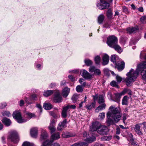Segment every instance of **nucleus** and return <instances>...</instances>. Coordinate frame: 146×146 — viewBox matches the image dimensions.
<instances>
[{
    "instance_id": "nucleus-61",
    "label": "nucleus",
    "mask_w": 146,
    "mask_h": 146,
    "mask_svg": "<svg viewBox=\"0 0 146 146\" xmlns=\"http://www.w3.org/2000/svg\"><path fill=\"white\" fill-rule=\"evenodd\" d=\"M68 77L72 81H73L74 78L72 75H70L68 76Z\"/></svg>"
},
{
    "instance_id": "nucleus-50",
    "label": "nucleus",
    "mask_w": 146,
    "mask_h": 146,
    "mask_svg": "<svg viewBox=\"0 0 146 146\" xmlns=\"http://www.w3.org/2000/svg\"><path fill=\"white\" fill-rule=\"evenodd\" d=\"M26 102L28 104H32L33 103V102L30 99L28 98H27L25 100Z\"/></svg>"
},
{
    "instance_id": "nucleus-9",
    "label": "nucleus",
    "mask_w": 146,
    "mask_h": 146,
    "mask_svg": "<svg viewBox=\"0 0 146 146\" xmlns=\"http://www.w3.org/2000/svg\"><path fill=\"white\" fill-rule=\"evenodd\" d=\"M145 122H143L141 123H139L134 125V131L136 133L140 135H143V133L141 129V127L142 125H145Z\"/></svg>"
},
{
    "instance_id": "nucleus-53",
    "label": "nucleus",
    "mask_w": 146,
    "mask_h": 146,
    "mask_svg": "<svg viewBox=\"0 0 146 146\" xmlns=\"http://www.w3.org/2000/svg\"><path fill=\"white\" fill-rule=\"evenodd\" d=\"M36 95L35 94H33L31 96V99L33 100H36Z\"/></svg>"
},
{
    "instance_id": "nucleus-27",
    "label": "nucleus",
    "mask_w": 146,
    "mask_h": 146,
    "mask_svg": "<svg viewBox=\"0 0 146 146\" xmlns=\"http://www.w3.org/2000/svg\"><path fill=\"white\" fill-rule=\"evenodd\" d=\"M96 102L94 101L90 105H87L85 106V107L88 110H90L92 108L95 107Z\"/></svg>"
},
{
    "instance_id": "nucleus-54",
    "label": "nucleus",
    "mask_w": 146,
    "mask_h": 146,
    "mask_svg": "<svg viewBox=\"0 0 146 146\" xmlns=\"http://www.w3.org/2000/svg\"><path fill=\"white\" fill-rule=\"evenodd\" d=\"M140 20L142 22H143L144 21H146V16L141 17Z\"/></svg>"
},
{
    "instance_id": "nucleus-59",
    "label": "nucleus",
    "mask_w": 146,
    "mask_h": 146,
    "mask_svg": "<svg viewBox=\"0 0 146 146\" xmlns=\"http://www.w3.org/2000/svg\"><path fill=\"white\" fill-rule=\"evenodd\" d=\"M129 141L132 145H135L136 144L135 143L133 139H130Z\"/></svg>"
},
{
    "instance_id": "nucleus-45",
    "label": "nucleus",
    "mask_w": 146,
    "mask_h": 146,
    "mask_svg": "<svg viewBox=\"0 0 146 146\" xmlns=\"http://www.w3.org/2000/svg\"><path fill=\"white\" fill-rule=\"evenodd\" d=\"M26 115L28 117V118L29 119L31 118L32 117L35 116V115L34 114H33L30 113H26Z\"/></svg>"
},
{
    "instance_id": "nucleus-57",
    "label": "nucleus",
    "mask_w": 146,
    "mask_h": 146,
    "mask_svg": "<svg viewBox=\"0 0 146 146\" xmlns=\"http://www.w3.org/2000/svg\"><path fill=\"white\" fill-rule=\"evenodd\" d=\"M128 136L130 138V139H132L133 138V135L131 133H128Z\"/></svg>"
},
{
    "instance_id": "nucleus-43",
    "label": "nucleus",
    "mask_w": 146,
    "mask_h": 146,
    "mask_svg": "<svg viewBox=\"0 0 146 146\" xmlns=\"http://www.w3.org/2000/svg\"><path fill=\"white\" fill-rule=\"evenodd\" d=\"M110 85L116 87L117 86L118 84L115 81H113L110 83Z\"/></svg>"
},
{
    "instance_id": "nucleus-17",
    "label": "nucleus",
    "mask_w": 146,
    "mask_h": 146,
    "mask_svg": "<svg viewBox=\"0 0 146 146\" xmlns=\"http://www.w3.org/2000/svg\"><path fill=\"white\" fill-rule=\"evenodd\" d=\"M138 30V28L137 27H130L127 29V33H135Z\"/></svg>"
},
{
    "instance_id": "nucleus-16",
    "label": "nucleus",
    "mask_w": 146,
    "mask_h": 146,
    "mask_svg": "<svg viewBox=\"0 0 146 146\" xmlns=\"http://www.w3.org/2000/svg\"><path fill=\"white\" fill-rule=\"evenodd\" d=\"M41 133L40 140L42 141L43 140L46 139L48 137V135L46 131L43 129L41 130Z\"/></svg>"
},
{
    "instance_id": "nucleus-19",
    "label": "nucleus",
    "mask_w": 146,
    "mask_h": 146,
    "mask_svg": "<svg viewBox=\"0 0 146 146\" xmlns=\"http://www.w3.org/2000/svg\"><path fill=\"white\" fill-rule=\"evenodd\" d=\"M31 136L33 137H35L37 134V129L36 127L32 128L30 130Z\"/></svg>"
},
{
    "instance_id": "nucleus-22",
    "label": "nucleus",
    "mask_w": 146,
    "mask_h": 146,
    "mask_svg": "<svg viewBox=\"0 0 146 146\" xmlns=\"http://www.w3.org/2000/svg\"><path fill=\"white\" fill-rule=\"evenodd\" d=\"M68 106L64 107L62 112V115L63 117L66 118L67 116V111L68 109Z\"/></svg>"
},
{
    "instance_id": "nucleus-55",
    "label": "nucleus",
    "mask_w": 146,
    "mask_h": 146,
    "mask_svg": "<svg viewBox=\"0 0 146 146\" xmlns=\"http://www.w3.org/2000/svg\"><path fill=\"white\" fill-rule=\"evenodd\" d=\"M67 106H68V109L70 108H71L74 109L76 108V106L74 105H67Z\"/></svg>"
},
{
    "instance_id": "nucleus-23",
    "label": "nucleus",
    "mask_w": 146,
    "mask_h": 146,
    "mask_svg": "<svg viewBox=\"0 0 146 146\" xmlns=\"http://www.w3.org/2000/svg\"><path fill=\"white\" fill-rule=\"evenodd\" d=\"M88 145L87 143H84V142L79 141L75 143L71 146H87Z\"/></svg>"
},
{
    "instance_id": "nucleus-36",
    "label": "nucleus",
    "mask_w": 146,
    "mask_h": 146,
    "mask_svg": "<svg viewBox=\"0 0 146 146\" xmlns=\"http://www.w3.org/2000/svg\"><path fill=\"white\" fill-rule=\"evenodd\" d=\"M118 57L117 55H113L111 56V60L113 62H115L116 60L118 59Z\"/></svg>"
},
{
    "instance_id": "nucleus-42",
    "label": "nucleus",
    "mask_w": 146,
    "mask_h": 146,
    "mask_svg": "<svg viewBox=\"0 0 146 146\" xmlns=\"http://www.w3.org/2000/svg\"><path fill=\"white\" fill-rule=\"evenodd\" d=\"M96 69V68L94 66H90L89 68V71L90 72H94Z\"/></svg>"
},
{
    "instance_id": "nucleus-6",
    "label": "nucleus",
    "mask_w": 146,
    "mask_h": 146,
    "mask_svg": "<svg viewBox=\"0 0 146 146\" xmlns=\"http://www.w3.org/2000/svg\"><path fill=\"white\" fill-rule=\"evenodd\" d=\"M83 136L84 137H86V139H84V141H86L84 142L87 143L88 145L89 143L93 142L96 139V137L92 135V137H90L89 134L87 135V133L85 131L83 133Z\"/></svg>"
},
{
    "instance_id": "nucleus-39",
    "label": "nucleus",
    "mask_w": 146,
    "mask_h": 146,
    "mask_svg": "<svg viewBox=\"0 0 146 146\" xmlns=\"http://www.w3.org/2000/svg\"><path fill=\"white\" fill-rule=\"evenodd\" d=\"M115 98L117 100H119L120 99L121 96L122 94L120 93H117L115 94Z\"/></svg>"
},
{
    "instance_id": "nucleus-44",
    "label": "nucleus",
    "mask_w": 146,
    "mask_h": 146,
    "mask_svg": "<svg viewBox=\"0 0 146 146\" xmlns=\"http://www.w3.org/2000/svg\"><path fill=\"white\" fill-rule=\"evenodd\" d=\"M128 115L127 114L124 113L123 114V123H125V121L126 119L128 117Z\"/></svg>"
},
{
    "instance_id": "nucleus-21",
    "label": "nucleus",
    "mask_w": 146,
    "mask_h": 146,
    "mask_svg": "<svg viewBox=\"0 0 146 146\" xmlns=\"http://www.w3.org/2000/svg\"><path fill=\"white\" fill-rule=\"evenodd\" d=\"M70 90V88H64L62 90V94L63 96L66 97L69 93Z\"/></svg>"
},
{
    "instance_id": "nucleus-63",
    "label": "nucleus",
    "mask_w": 146,
    "mask_h": 146,
    "mask_svg": "<svg viewBox=\"0 0 146 146\" xmlns=\"http://www.w3.org/2000/svg\"><path fill=\"white\" fill-rule=\"evenodd\" d=\"M85 103L84 101L82 102L79 105V108H80L82 106V104L83 103Z\"/></svg>"
},
{
    "instance_id": "nucleus-13",
    "label": "nucleus",
    "mask_w": 146,
    "mask_h": 146,
    "mask_svg": "<svg viewBox=\"0 0 146 146\" xmlns=\"http://www.w3.org/2000/svg\"><path fill=\"white\" fill-rule=\"evenodd\" d=\"M124 62H121L116 63L115 68H117L119 71H121L124 69Z\"/></svg>"
},
{
    "instance_id": "nucleus-47",
    "label": "nucleus",
    "mask_w": 146,
    "mask_h": 146,
    "mask_svg": "<svg viewBox=\"0 0 146 146\" xmlns=\"http://www.w3.org/2000/svg\"><path fill=\"white\" fill-rule=\"evenodd\" d=\"M116 78L117 82L118 83H120L122 81V78L118 75H117L116 76Z\"/></svg>"
},
{
    "instance_id": "nucleus-5",
    "label": "nucleus",
    "mask_w": 146,
    "mask_h": 146,
    "mask_svg": "<svg viewBox=\"0 0 146 146\" xmlns=\"http://www.w3.org/2000/svg\"><path fill=\"white\" fill-rule=\"evenodd\" d=\"M13 117L19 123L25 122L27 120V119H24L22 118L20 112L19 111H16L13 112Z\"/></svg>"
},
{
    "instance_id": "nucleus-20",
    "label": "nucleus",
    "mask_w": 146,
    "mask_h": 146,
    "mask_svg": "<svg viewBox=\"0 0 146 146\" xmlns=\"http://www.w3.org/2000/svg\"><path fill=\"white\" fill-rule=\"evenodd\" d=\"M106 105L104 103H103L102 105L99 106L95 109V112L98 113L100 111H101L104 109L106 108Z\"/></svg>"
},
{
    "instance_id": "nucleus-46",
    "label": "nucleus",
    "mask_w": 146,
    "mask_h": 146,
    "mask_svg": "<svg viewBox=\"0 0 146 146\" xmlns=\"http://www.w3.org/2000/svg\"><path fill=\"white\" fill-rule=\"evenodd\" d=\"M111 137H112L111 136H104L102 138V139L105 140H106L109 141L111 139Z\"/></svg>"
},
{
    "instance_id": "nucleus-18",
    "label": "nucleus",
    "mask_w": 146,
    "mask_h": 146,
    "mask_svg": "<svg viewBox=\"0 0 146 146\" xmlns=\"http://www.w3.org/2000/svg\"><path fill=\"white\" fill-rule=\"evenodd\" d=\"M102 64L103 65L107 64L109 62V56L107 54H104L102 57Z\"/></svg>"
},
{
    "instance_id": "nucleus-58",
    "label": "nucleus",
    "mask_w": 146,
    "mask_h": 146,
    "mask_svg": "<svg viewBox=\"0 0 146 146\" xmlns=\"http://www.w3.org/2000/svg\"><path fill=\"white\" fill-rule=\"evenodd\" d=\"M36 107L38 108L40 111H42V107L39 104H37L36 105Z\"/></svg>"
},
{
    "instance_id": "nucleus-62",
    "label": "nucleus",
    "mask_w": 146,
    "mask_h": 146,
    "mask_svg": "<svg viewBox=\"0 0 146 146\" xmlns=\"http://www.w3.org/2000/svg\"><path fill=\"white\" fill-rule=\"evenodd\" d=\"M24 101L23 100H21L20 101V105L21 106H22L24 105Z\"/></svg>"
},
{
    "instance_id": "nucleus-26",
    "label": "nucleus",
    "mask_w": 146,
    "mask_h": 146,
    "mask_svg": "<svg viewBox=\"0 0 146 146\" xmlns=\"http://www.w3.org/2000/svg\"><path fill=\"white\" fill-rule=\"evenodd\" d=\"M43 107L46 110H49L52 108V106L50 103H45L44 104Z\"/></svg>"
},
{
    "instance_id": "nucleus-11",
    "label": "nucleus",
    "mask_w": 146,
    "mask_h": 146,
    "mask_svg": "<svg viewBox=\"0 0 146 146\" xmlns=\"http://www.w3.org/2000/svg\"><path fill=\"white\" fill-rule=\"evenodd\" d=\"M100 129H98L97 131L98 133L100 135H106L109 131L108 128L105 125H101Z\"/></svg>"
},
{
    "instance_id": "nucleus-51",
    "label": "nucleus",
    "mask_w": 146,
    "mask_h": 146,
    "mask_svg": "<svg viewBox=\"0 0 146 146\" xmlns=\"http://www.w3.org/2000/svg\"><path fill=\"white\" fill-rule=\"evenodd\" d=\"M123 11L125 12L126 14H128L129 13V11L127 8L125 6L123 7Z\"/></svg>"
},
{
    "instance_id": "nucleus-34",
    "label": "nucleus",
    "mask_w": 146,
    "mask_h": 146,
    "mask_svg": "<svg viewBox=\"0 0 146 146\" xmlns=\"http://www.w3.org/2000/svg\"><path fill=\"white\" fill-rule=\"evenodd\" d=\"M84 62L87 66H90L92 64V61L89 59H85L84 60Z\"/></svg>"
},
{
    "instance_id": "nucleus-30",
    "label": "nucleus",
    "mask_w": 146,
    "mask_h": 146,
    "mask_svg": "<svg viewBox=\"0 0 146 146\" xmlns=\"http://www.w3.org/2000/svg\"><path fill=\"white\" fill-rule=\"evenodd\" d=\"M104 19V16L103 15H100L98 18V22L99 24H101Z\"/></svg>"
},
{
    "instance_id": "nucleus-64",
    "label": "nucleus",
    "mask_w": 146,
    "mask_h": 146,
    "mask_svg": "<svg viewBox=\"0 0 146 146\" xmlns=\"http://www.w3.org/2000/svg\"><path fill=\"white\" fill-rule=\"evenodd\" d=\"M139 11L141 12H143V9L142 7H140L138 9Z\"/></svg>"
},
{
    "instance_id": "nucleus-28",
    "label": "nucleus",
    "mask_w": 146,
    "mask_h": 146,
    "mask_svg": "<svg viewBox=\"0 0 146 146\" xmlns=\"http://www.w3.org/2000/svg\"><path fill=\"white\" fill-rule=\"evenodd\" d=\"M128 97L127 96H124L122 100V104L123 105H127L128 104Z\"/></svg>"
},
{
    "instance_id": "nucleus-24",
    "label": "nucleus",
    "mask_w": 146,
    "mask_h": 146,
    "mask_svg": "<svg viewBox=\"0 0 146 146\" xmlns=\"http://www.w3.org/2000/svg\"><path fill=\"white\" fill-rule=\"evenodd\" d=\"M3 123L6 126H8L11 124V121L9 119L4 118L2 120Z\"/></svg>"
},
{
    "instance_id": "nucleus-60",
    "label": "nucleus",
    "mask_w": 146,
    "mask_h": 146,
    "mask_svg": "<svg viewBox=\"0 0 146 146\" xmlns=\"http://www.w3.org/2000/svg\"><path fill=\"white\" fill-rule=\"evenodd\" d=\"M120 133V129L119 128H117L116 129V134H119Z\"/></svg>"
},
{
    "instance_id": "nucleus-40",
    "label": "nucleus",
    "mask_w": 146,
    "mask_h": 146,
    "mask_svg": "<svg viewBox=\"0 0 146 146\" xmlns=\"http://www.w3.org/2000/svg\"><path fill=\"white\" fill-rule=\"evenodd\" d=\"M105 117V113L104 112L101 113L99 114V117L101 120L104 119Z\"/></svg>"
},
{
    "instance_id": "nucleus-38",
    "label": "nucleus",
    "mask_w": 146,
    "mask_h": 146,
    "mask_svg": "<svg viewBox=\"0 0 146 146\" xmlns=\"http://www.w3.org/2000/svg\"><path fill=\"white\" fill-rule=\"evenodd\" d=\"M104 100L103 96L102 95H100L99 96V99L98 101V103L99 104H101L102 103H104Z\"/></svg>"
},
{
    "instance_id": "nucleus-15",
    "label": "nucleus",
    "mask_w": 146,
    "mask_h": 146,
    "mask_svg": "<svg viewBox=\"0 0 146 146\" xmlns=\"http://www.w3.org/2000/svg\"><path fill=\"white\" fill-rule=\"evenodd\" d=\"M66 120L65 119L59 124L57 128L58 130V131H61L63 129L66 124Z\"/></svg>"
},
{
    "instance_id": "nucleus-56",
    "label": "nucleus",
    "mask_w": 146,
    "mask_h": 146,
    "mask_svg": "<svg viewBox=\"0 0 146 146\" xmlns=\"http://www.w3.org/2000/svg\"><path fill=\"white\" fill-rule=\"evenodd\" d=\"M127 92V89H125L124 90H123L122 92L121 93L122 95H124L125 93H126Z\"/></svg>"
},
{
    "instance_id": "nucleus-2",
    "label": "nucleus",
    "mask_w": 146,
    "mask_h": 146,
    "mask_svg": "<svg viewBox=\"0 0 146 146\" xmlns=\"http://www.w3.org/2000/svg\"><path fill=\"white\" fill-rule=\"evenodd\" d=\"M121 110L120 106L116 107L111 106L109 108V111L107 113L106 122L109 125L113 123V121L118 122L121 119Z\"/></svg>"
},
{
    "instance_id": "nucleus-25",
    "label": "nucleus",
    "mask_w": 146,
    "mask_h": 146,
    "mask_svg": "<svg viewBox=\"0 0 146 146\" xmlns=\"http://www.w3.org/2000/svg\"><path fill=\"white\" fill-rule=\"evenodd\" d=\"M54 92L53 90H47L44 91L43 95L44 96L48 97L52 94Z\"/></svg>"
},
{
    "instance_id": "nucleus-10",
    "label": "nucleus",
    "mask_w": 146,
    "mask_h": 146,
    "mask_svg": "<svg viewBox=\"0 0 146 146\" xmlns=\"http://www.w3.org/2000/svg\"><path fill=\"white\" fill-rule=\"evenodd\" d=\"M62 99L58 91H57L54 95L53 102L56 103H60L62 101Z\"/></svg>"
},
{
    "instance_id": "nucleus-3",
    "label": "nucleus",
    "mask_w": 146,
    "mask_h": 146,
    "mask_svg": "<svg viewBox=\"0 0 146 146\" xmlns=\"http://www.w3.org/2000/svg\"><path fill=\"white\" fill-rule=\"evenodd\" d=\"M107 43L109 46L114 48L118 52H121L122 51L121 48L117 44V39L115 36L108 37L107 38Z\"/></svg>"
},
{
    "instance_id": "nucleus-14",
    "label": "nucleus",
    "mask_w": 146,
    "mask_h": 146,
    "mask_svg": "<svg viewBox=\"0 0 146 146\" xmlns=\"http://www.w3.org/2000/svg\"><path fill=\"white\" fill-rule=\"evenodd\" d=\"M51 138H52V139L53 140L48 139L47 140H49V141H52V142L51 144H50V145L49 146H51V145H53V144H52V142L53 141V140L58 139H59L60 138V134L59 133H54L52 135ZM57 143L58 144V145H59V146H60V145H59V144L58 143ZM54 144H55V143H54Z\"/></svg>"
},
{
    "instance_id": "nucleus-31",
    "label": "nucleus",
    "mask_w": 146,
    "mask_h": 146,
    "mask_svg": "<svg viewBox=\"0 0 146 146\" xmlns=\"http://www.w3.org/2000/svg\"><path fill=\"white\" fill-rule=\"evenodd\" d=\"M48 129L51 133L54 132L56 130L54 126H53L52 124H50L49 126H48Z\"/></svg>"
},
{
    "instance_id": "nucleus-49",
    "label": "nucleus",
    "mask_w": 146,
    "mask_h": 146,
    "mask_svg": "<svg viewBox=\"0 0 146 146\" xmlns=\"http://www.w3.org/2000/svg\"><path fill=\"white\" fill-rule=\"evenodd\" d=\"M1 140L3 143L5 144L6 143V138L4 136H3L1 137Z\"/></svg>"
},
{
    "instance_id": "nucleus-1",
    "label": "nucleus",
    "mask_w": 146,
    "mask_h": 146,
    "mask_svg": "<svg viewBox=\"0 0 146 146\" xmlns=\"http://www.w3.org/2000/svg\"><path fill=\"white\" fill-rule=\"evenodd\" d=\"M145 58L146 59V55ZM146 62H144L138 65L135 71L131 68L126 74L127 77L125 81L127 86H129L131 83L135 81L140 72L141 73L142 79L146 81Z\"/></svg>"
},
{
    "instance_id": "nucleus-41",
    "label": "nucleus",
    "mask_w": 146,
    "mask_h": 146,
    "mask_svg": "<svg viewBox=\"0 0 146 146\" xmlns=\"http://www.w3.org/2000/svg\"><path fill=\"white\" fill-rule=\"evenodd\" d=\"M94 74L96 75H100L101 74V72L100 70L96 68L94 72Z\"/></svg>"
},
{
    "instance_id": "nucleus-4",
    "label": "nucleus",
    "mask_w": 146,
    "mask_h": 146,
    "mask_svg": "<svg viewBox=\"0 0 146 146\" xmlns=\"http://www.w3.org/2000/svg\"><path fill=\"white\" fill-rule=\"evenodd\" d=\"M7 139L8 141L10 140L14 143H18L19 140L18 134L15 131H13L10 132Z\"/></svg>"
},
{
    "instance_id": "nucleus-7",
    "label": "nucleus",
    "mask_w": 146,
    "mask_h": 146,
    "mask_svg": "<svg viewBox=\"0 0 146 146\" xmlns=\"http://www.w3.org/2000/svg\"><path fill=\"white\" fill-rule=\"evenodd\" d=\"M100 4H98L96 5L98 8L100 9L103 10L104 9L108 8L110 6L109 3L106 1L103 0H100Z\"/></svg>"
},
{
    "instance_id": "nucleus-12",
    "label": "nucleus",
    "mask_w": 146,
    "mask_h": 146,
    "mask_svg": "<svg viewBox=\"0 0 146 146\" xmlns=\"http://www.w3.org/2000/svg\"><path fill=\"white\" fill-rule=\"evenodd\" d=\"M80 72L83 77L86 79H89L92 77V75L85 70H81Z\"/></svg>"
},
{
    "instance_id": "nucleus-33",
    "label": "nucleus",
    "mask_w": 146,
    "mask_h": 146,
    "mask_svg": "<svg viewBox=\"0 0 146 146\" xmlns=\"http://www.w3.org/2000/svg\"><path fill=\"white\" fill-rule=\"evenodd\" d=\"M107 16L109 19H111L112 17V10L110 9H108L106 13Z\"/></svg>"
},
{
    "instance_id": "nucleus-52",
    "label": "nucleus",
    "mask_w": 146,
    "mask_h": 146,
    "mask_svg": "<svg viewBox=\"0 0 146 146\" xmlns=\"http://www.w3.org/2000/svg\"><path fill=\"white\" fill-rule=\"evenodd\" d=\"M7 104L5 103H1L0 108L1 109H3L5 108Z\"/></svg>"
},
{
    "instance_id": "nucleus-35",
    "label": "nucleus",
    "mask_w": 146,
    "mask_h": 146,
    "mask_svg": "<svg viewBox=\"0 0 146 146\" xmlns=\"http://www.w3.org/2000/svg\"><path fill=\"white\" fill-rule=\"evenodd\" d=\"M83 88L80 85H78L76 88V90L78 92H81L83 91Z\"/></svg>"
},
{
    "instance_id": "nucleus-32",
    "label": "nucleus",
    "mask_w": 146,
    "mask_h": 146,
    "mask_svg": "<svg viewBox=\"0 0 146 146\" xmlns=\"http://www.w3.org/2000/svg\"><path fill=\"white\" fill-rule=\"evenodd\" d=\"M101 58L99 56H96L94 58V61L96 64H99L101 61Z\"/></svg>"
},
{
    "instance_id": "nucleus-37",
    "label": "nucleus",
    "mask_w": 146,
    "mask_h": 146,
    "mask_svg": "<svg viewBox=\"0 0 146 146\" xmlns=\"http://www.w3.org/2000/svg\"><path fill=\"white\" fill-rule=\"evenodd\" d=\"M33 144L29 142L25 141L22 144V146H33Z\"/></svg>"
},
{
    "instance_id": "nucleus-29",
    "label": "nucleus",
    "mask_w": 146,
    "mask_h": 146,
    "mask_svg": "<svg viewBox=\"0 0 146 146\" xmlns=\"http://www.w3.org/2000/svg\"><path fill=\"white\" fill-rule=\"evenodd\" d=\"M62 136L63 137L68 138L73 136V134L69 133H63L62 134Z\"/></svg>"
},
{
    "instance_id": "nucleus-48",
    "label": "nucleus",
    "mask_w": 146,
    "mask_h": 146,
    "mask_svg": "<svg viewBox=\"0 0 146 146\" xmlns=\"http://www.w3.org/2000/svg\"><path fill=\"white\" fill-rule=\"evenodd\" d=\"M104 73L106 75L109 76L110 74L109 71L108 69L107 68L104 69Z\"/></svg>"
},
{
    "instance_id": "nucleus-8",
    "label": "nucleus",
    "mask_w": 146,
    "mask_h": 146,
    "mask_svg": "<svg viewBox=\"0 0 146 146\" xmlns=\"http://www.w3.org/2000/svg\"><path fill=\"white\" fill-rule=\"evenodd\" d=\"M101 125L100 123L98 121L94 122L90 127V131L92 132L98 131L100 129Z\"/></svg>"
}]
</instances>
